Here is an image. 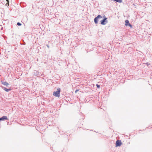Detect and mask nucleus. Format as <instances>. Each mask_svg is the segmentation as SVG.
Returning <instances> with one entry per match:
<instances>
[{
	"label": "nucleus",
	"instance_id": "1",
	"mask_svg": "<svg viewBox=\"0 0 152 152\" xmlns=\"http://www.w3.org/2000/svg\"><path fill=\"white\" fill-rule=\"evenodd\" d=\"M60 91L61 89L60 88H57V90L56 91L53 92V95L55 96L59 97L60 96Z\"/></svg>",
	"mask_w": 152,
	"mask_h": 152
},
{
	"label": "nucleus",
	"instance_id": "2",
	"mask_svg": "<svg viewBox=\"0 0 152 152\" xmlns=\"http://www.w3.org/2000/svg\"><path fill=\"white\" fill-rule=\"evenodd\" d=\"M102 17L100 15H98L94 19V22L95 24H97L99 19L102 18Z\"/></svg>",
	"mask_w": 152,
	"mask_h": 152
},
{
	"label": "nucleus",
	"instance_id": "3",
	"mask_svg": "<svg viewBox=\"0 0 152 152\" xmlns=\"http://www.w3.org/2000/svg\"><path fill=\"white\" fill-rule=\"evenodd\" d=\"M107 18H104L101 21V23L102 25H104L106 24L108 22L107 20Z\"/></svg>",
	"mask_w": 152,
	"mask_h": 152
},
{
	"label": "nucleus",
	"instance_id": "4",
	"mask_svg": "<svg viewBox=\"0 0 152 152\" xmlns=\"http://www.w3.org/2000/svg\"><path fill=\"white\" fill-rule=\"evenodd\" d=\"M121 145V142L120 141L117 140L116 142V146H119Z\"/></svg>",
	"mask_w": 152,
	"mask_h": 152
},
{
	"label": "nucleus",
	"instance_id": "5",
	"mask_svg": "<svg viewBox=\"0 0 152 152\" xmlns=\"http://www.w3.org/2000/svg\"><path fill=\"white\" fill-rule=\"evenodd\" d=\"M7 119V118L6 116H4L0 118V121L2 120H4Z\"/></svg>",
	"mask_w": 152,
	"mask_h": 152
},
{
	"label": "nucleus",
	"instance_id": "6",
	"mask_svg": "<svg viewBox=\"0 0 152 152\" xmlns=\"http://www.w3.org/2000/svg\"><path fill=\"white\" fill-rule=\"evenodd\" d=\"M1 83L4 86H7L9 85V84L8 83H7L6 82H4V81H2Z\"/></svg>",
	"mask_w": 152,
	"mask_h": 152
},
{
	"label": "nucleus",
	"instance_id": "7",
	"mask_svg": "<svg viewBox=\"0 0 152 152\" xmlns=\"http://www.w3.org/2000/svg\"><path fill=\"white\" fill-rule=\"evenodd\" d=\"M2 88L6 92H8L9 91H10L11 90V89L10 88L7 89L3 87H2Z\"/></svg>",
	"mask_w": 152,
	"mask_h": 152
},
{
	"label": "nucleus",
	"instance_id": "8",
	"mask_svg": "<svg viewBox=\"0 0 152 152\" xmlns=\"http://www.w3.org/2000/svg\"><path fill=\"white\" fill-rule=\"evenodd\" d=\"M125 25L126 26H128L129 25V21L127 20H125Z\"/></svg>",
	"mask_w": 152,
	"mask_h": 152
},
{
	"label": "nucleus",
	"instance_id": "9",
	"mask_svg": "<svg viewBox=\"0 0 152 152\" xmlns=\"http://www.w3.org/2000/svg\"><path fill=\"white\" fill-rule=\"evenodd\" d=\"M114 1H116L117 2L121 3L122 2V0H113Z\"/></svg>",
	"mask_w": 152,
	"mask_h": 152
},
{
	"label": "nucleus",
	"instance_id": "10",
	"mask_svg": "<svg viewBox=\"0 0 152 152\" xmlns=\"http://www.w3.org/2000/svg\"><path fill=\"white\" fill-rule=\"evenodd\" d=\"M17 25L19 26H20L21 25V24L19 22H18L17 24Z\"/></svg>",
	"mask_w": 152,
	"mask_h": 152
},
{
	"label": "nucleus",
	"instance_id": "11",
	"mask_svg": "<svg viewBox=\"0 0 152 152\" xmlns=\"http://www.w3.org/2000/svg\"><path fill=\"white\" fill-rule=\"evenodd\" d=\"M96 86L98 88H100V86L98 84H96Z\"/></svg>",
	"mask_w": 152,
	"mask_h": 152
},
{
	"label": "nucleus",
	"instance_id": "12",
	"mask_svg": "<svg viewBox=\"0 0 152 152\" xmlns=\"http://www.w3.org/2000/svg\"><path fill=\"white\" fill-rule=\"evenodd\" d=\"M129 26H130L131 27H132V26L129 23Z\"/></svg>",
	"mask_w": 152,
	"mask_h": 152
},
{
	"label": "nucleus",
	"instance_id": "13",
	"mask_svg": "<svg viewBox=\"0 0 152 152\" xmlns=\"http://www.w3.org/2000/svg\"><path fill=\"white\" fill-rule=\"evenodd\" d=\"M146 64H147V65H149V63H146Z\"/></svg>",
	"mask_w": 152,
	"mask_h": 152
},
{
	"label": "nucleus",
	"instance_id": "14",
	"mask_svg": "<svg viewBox=\"0 0 152 152\" xmlns=\"http://www.w3.org/2000/svg\"><path fill=\"white\" fill-rule=\"evenodd\" d=\"M47 47L49 48V46L48 45H47Z\"/></svg>",
	"mask_w": 152,
	"mask_h": 152
},
{
	"label": "nucleus",
	"instance_id": "15",
	"mask_svg": "<svg viewBox=\"0 0 152 152\" xmlns=\"http://www.w3.org/2000/svg\"><path fill=\"white\" fill-rule=\"evenodd\" d=\"M78 91V90H76L75 91V92H76V91Z\"/></svg>",
	"mask_w": 152,
	"mask_h": 152
},
{
	"label": "nucleus",
	"instance_id": "16",
	"mask_svg": "<svg viewBox=\"0 0 152 152\" xmlns=\"http://www.w3.org/2000/svg\"><path fill=\"white\" fill-rule=\"evenodd\" d=\"M7 1V0H6Z\"/></svg>",
	"mask_w": 152,
	"mask_h": 152
}]
</instances>
